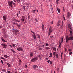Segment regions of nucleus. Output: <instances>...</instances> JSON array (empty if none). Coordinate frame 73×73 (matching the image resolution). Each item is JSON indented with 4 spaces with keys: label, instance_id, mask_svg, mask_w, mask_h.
Segmentation results:
<instances>
[{
    "label": "nucleus",
    "instance_id": "6",
    "mask_svg": "<svg viewBox=\"0 0 73 73\" xmlns=\"http://www.w3.org/2000/svg\"><path fill=\"white\" fill-rule=\"evenodd\" d=\"M68 28L69 29H70V31H73V28H72V26L68 24Z\"/></svg>",
    "mask_w": 73,
    "mask_h": 73
},
{
    "label": "nucleus",
    "instance_id": "11",
    "mask_svg": "<svg viewBox=\"0 0 73 73\" xmlns=\"http://www.w3.org/2000/svg\"><path fill=\"white\" fill-rule=\"evenodd\" d=\"M19 31H19V30H17V29L15 30V34L17 35L18 34V33L19 32Z\"/></svg>",
    "mask_w": 73,
    "mask_h": 73
},
{
    "label": "nucleus",
    "instance_id": "33",
    "mask_svg": "<svg viewBox=\"0 0 73 73\" xmlns=\"http://www.w3.org/2000/svg\"><path fill=\"white\" fill-rule=\"evenodd\" d=\"M48 45H49V44H48V43L46 44V46H48Z\"/></svg>",
    "mask_w": 73,
    "mask_h": 73
},
{
    "label": "nucleus",
    "instance_id": "37",
    "mask_svg": "<svg viewBox=\"0 0 73 73\" xmlns=\"http://www.w3.org/2000/svg\"><path fill=\"white\" fill-rule=\"evenodd\" d=\"M63 42V38H61V43H62Z\"/></svg>",
    "mask_w": 73,
    "mask_h": 73
},
{
    "label": "nucleus",
    "instance_id": "21",
    "mask_svg": "<svg viewBox=\"0 0 73 73\" xmlns=\"http://www.w3.org/2000/svg\"><path fill=\"white\" fill-rule=\"evenodd\" d=\"M11 51L12 52H13V53H15V51H14L13 50V49H11Z\"/></svg>",
    "mask_w": 73,
    "mask_h": 73
},
{
    "label": "nucleus",
    "instance_id": "43",
    "mask_svg": "<svg viewBox=\"0 0 73 73\" xmlns=\"http://www.w3.org/2000/svg\"><path fill=\"white\" fill-rule=\"evenodd\" d=\"M50 64H52V61L50 62Z\"/></svg>",
    "mask_w": 73,
    "mask_h": 73
},
{
    "label": "nucleus",
    "instance_id": "29",
    "mask_svg": "<svg viewBox=\"0 0 73 73\" xmlns=\"http://www.w3.org/2000/svg\"><path fill=\"white\" fill-rule=\"evenodd\" d=\"M12 45H13V47H15V46L16 45H15V44H12Z\"/></svg>",
    "mask_w": 73,
    "mask_h": 73
},
{
    "label": "nucleus",
    "instance_id": "23",
    "mask_svg": "<svg viewBox=\"0 0 73 73\" xmlns=\"http://www.w3.org/2000/svg\"><path fill=\"white\" fill-rule=\"evenodd\" d=\"M57 9L58 12V13H60V9L58 8Z\"/></svg>",
    "mask_w": 73,
    "mask_h": 73
},
{
    "label": "nucleus",
    "instance_id": "53",
    "mask_svg": "<svg viewBox=\"0 0 73 73\" xmlns=\"http://www.w3.org/2000/svg\"><path fill=\"white\" fill-rule=\"evenodd\" d=\"M50 33H48V36H50Z\"/></svg>",
    "mask_w": 73,
    "mask_h": 73
},
{
    "label": "nucleus",
    "instance_id": "2",
    "mask_svg": "<svg viewBox=\"0 0 73 73\" xmlns=\"http://www.w3.org/2000/svg\"><path fill=\"white\" fill-rule=\"evenodd\" d=\"M8 4L11 7V8L13 7V1H9Z\"/></svg>",
    "mask_w": 73,
    "mask_h": 73
},
{
    "label": "nucleus",
    "instance_id": "54",
    "mask_svg": "<svg viewBox=\"0 0 73 73\" xmlns=\"http://www.w3.org/2000/svg\"><path fill=\"white\" fill-rule=\"evenodd\" d=\"M63 19H64V21H65V20H66L65 19V17H63Z\"/></svg>",
    "mask_w": 73,
    "mask_h": 73
},
{
    "label": "nucleus",
    "instance_id": "15",
    "mask_svg": "<svg viewBox=\"0 0 73 73\" xmlns=\"http://www.w3.org/2000/svg\"><path fill=\"white\" fill-rule=\"evenodd\" d=\"M52 49L54 51H56V49H57V48L55 47H53Z\"/></svg>",
    "mask_w": 73,
    "mask_h": 73
},
{
    "label": "nucleus",
    "instance_id": "20",
    "mask_svg": "<svg viewBox=\"0 0 73 73\" xmlns=\"http://www.w3.org/2000/svg\"><path fill=\"white\" fill-rule=\"evenodd\" d=\"M18 2L19 4H20V3H21V1L20 0H16Z\"/></svg>",
    "mask_w": 73,
    "mask_h": 73
},
{
    "label": "nucleus",
    "instance_id": "45",
    "mask_svg": "<svg viewBox=\"0 0 73 73\" xmlns=\"http://www.w3.org/2000/svg\"><path fill=\"white\" fill-rule=\"evenodd\" d=\"M31 12L33 13H35V12H34V11H33V10L31 11Z\"/></svg>",
    "mask_w": 73,
    "mask_h": 73
},
{
    "label": "nucleus",
    "instance_id": "14",
    "mask_svg": "<svg viewBox=\"0 0 73 73\" xmlns=\"http://www.w3.org/2000/svg\"><path fill=\"white\" fill-rule=\"evenodd\" d=\"M60 24H61V23H60V22L58 21L57 23V26H60Z\"/></svg>",
    "mask_w": 73,
    "mask_h": 73
},
{
    "label": "nucleus",
    "instance_id": "1",
    "mask_svg": "<svg viewBox=\"0 0 73 73\" xmlns=\"http://www.w3.org/2000/svg\"><path fill=\"white\" fill-rule=\"evenodd\" d=\"M70 37H69L68 36H66V42H68L69 40H73V36H72V31H71L70 30Z\"/></svg>",
    "mask_w": 73,
    "mask_h": 73
},
{
    "label": "nucleus",
    "instance_id": "41",
    "mask_svg": "<svg viewBox=\"0 0 73 73\" xmlns=\"http://www.w3.org/2000/svg\"><path fill=\"white\" fill-rule=\"evenodd\" d=\"M35 21H36V22H38V21L37 20V19H35Z\"/></svg>",
    "mask_w": 73,
    "mask_h": 73
},
{
    "label": "nucleus",
    "instance_id": "64",
    "mask_svg": "<svg viewBox=\"0 0 73 73\" xmlns=\"http://www.w3.org/2000/svg\"><path fill=\"white\" fill-rule=\"evenodd\" d=\"M3 60H4V61H6V60L5 59H4V58Z\"/></svg>",
    "mask_w": 73,
    "mask_h": 73
},
{
    "label": "nucleus",
    "instance_id": "42",
    "mask_svg": "<svg viewBox=\"0 0 73 73\" xmlns=\"http://www.w3.org/2000/svg\"><path fill=\"white\" fill-rule=\"evenodd\" d=\"M68 50V51H69V52H71L72 50L71 49H69Z\"/></svg>",
    "mask_w": 73,
    "mask_h": 73
},
{
    "label": "nucleus",
    "instance_id": "3",
    "mask_svg": "<svg viewBox=\"0 0 73 73\" xmlns=\"http://www.w3.org/2000/svg\"><path fill=\"white\" fill-rule=\"evenodd\" d=\"M37 59H38V57H37V56L34 57L31 59V61L32 62H35L36 61H37Z\"/></svg>",
    "mask_w": 73,
    "mask_h": 73
},
{
    "label": "nucleus",
    "instance_id": "47",
    "mask_svg": "<svg viewBox=\"0 0 73 73\" xmlns=\"http://www.w3.org/2000/svg\"><path fill=\"white\" fill-rule=\"evenodd\" d=\"M50 55L51 56H52V53H50Z\"/></svg>",
    "mask_w": 73,
    "mask_h": 73
},
{
    "label": "nucleus",
    "instance_id": "34",
    "mask_svg": "<svg viewBox=\"0 0 73 73\" xmlns=\"http://www.w3.org/2000/svg\"><path fill=\"white\" fill-rule=\"evenodd\" d=\"M4 36L5 37L7 38V35L5 34L4 35Z\"/></svg>",
    "mask_w": 73,
    "mask_h": 73
},
{
    "label": "nucleus",
    "instance_id": "8",
    "mask_svg": "<svg viewBox=\"0 0 73 73\" xmlns=\"http://www.w3.org/2000/svg\"><path fill=\"white\" fill-rule=\"evenodd\" d=\"M52 31H53V29L51 27H50L49 29L48 33H51L52 32Z\"/></svg>",
    "mask_w": 73,
    "mask_h": 73
},
{
    "label": "nucleus",
    "instance_id": "10",
    "mask_svg": "<svg viewBox=\"0 0 73 73\" xmlns=\"http://www.w3.org/2000/svg\"><path fill=\"white\" fill-rule=\"evenodd\" d=\"M71 16V14H70V13L69 12H67V17L68 18L70 17V16Z\"/></svg>",
    "mask_w": 73,
    "mask_h": 73
},
{
    "label": "nucleus",
    "instance_id": "59",
    "mask_svg": "<svg viewBox=\"0 0 73 73\" xmlns=\"http://www.w3.org/2000/svg\"><path fill=\"white\" fill-rule=\"evenodd\" d=\"M1 63L2 64H3V62L2 60H1Z\"/></svg>",
    "mask_w": 73,
    "mask_h": 73
},
{
    "label": "nucleus",
    "instance_id": "50",
    "mask_svg": "<svg viewBox=\"0 0 73 73\" xmlns=\"http://www.w3.org/2000/svg\"><path fill=\"white\" fill-rule=\"evenodd\" d=\"M28 18L30 19V16L29 15L28 16Z\"/></svg>",
    "mask_w": 73,
    "mask_h": 73
},
{
    "label": "nucleus",
    "instance_id": "28",
    "mask_svg": "<svg viewBox=\"0 0 73 73\" xmlns=\"http://www.w3.org/2000/svg\"><path fill=\"white\" fill-rule=\"evenodd\" d=\"M25 68H28V66H27V64H26L25 66Z\"/></svg>",
    "mask_w": 73,
    "mask_h": 73
},
{
    "label": "nucleus",
    "instance_id": "30",
    "mask_svg": "<svg viewBox=\"0 0 73 73\" xmlns=\"http://www.w3.org/2000/svg\"><path fill=\"white\" fill-rule=\"evenodd\" d=\"M4 56L5 57V58H7V56L6 55H4Z\"/></svg>",
    "mask_w": 73,
    "mask_h": 73
},
{
    "label": "nucleus",
    "instance_id": "35",
    "mask_svg": "<svg viewBox=\"0 0 73 73\" xmlns=\"http://www.w3.org/2000/svg\"><path fill=\"white\" fill-rule=\"evenodd\" d=\"M72 53H73L72 52H69V54L70 55H71V54H72Z\"/></svg>",
    "mask_w": 73,
    "mask_h": 73
},
{
    "label": "nucleus",
    "instance_id": "31",
    "mask_svg": "<svg viewBox=\"0 0 73 73\" xmlns=\"http://www.w3.org/2000/svg\"><path fill=\"white\" fill-rule=\"evenodd\" d=\"M38 49L39 50H42V48L40 47Z\"/></svg>",
    "mask_w": 73,
    "mask_h": 73
},
{
    "label": "nucleus",
    "instance_id": "16",
    "mask_svg": "<svg viewBox=\"0 0 73 73\" xmlns=\"http://www.w3.org/2000/svg\"><path fill=\"white\" fill-rule=\"evenodd\" d=\"M45 50H48L50 49V48L49 47H47L45 48Z\"/></svg>",
    "mask_w": 73,
    "mask_h": 73
},
{
    "label": "nucleus",
    "instance_id": "51",
    "mask_svg": "<svg viewBox=\"0 0 73 73\" xmlns=\"http://www.w3.org/2000/svg\"><path fill=\"white\" fill-rule=\"evenodd\" d=\"M56 2L57 4H58V1H56Z\"/></svg>",
    "mask_w": 73,
    "mask_h": 73
},
{
    "label": "nucleus",
    "instance_id": "44",
    "mask_svg": "<svg viewBox=\"0 0 73 73\" xmlns=\"http://www.w3.org/2000/svg\"><path fill=\"white\" fill-rule=\"evenodd\" d=\"M62 54H63V53H62V51L61 53V57L62 58Z\"/></svg>",
    "mask_w": 73,
    "mask_h": 73
},
{
    "label": "nucleus",
    "instance_id": "40",
    "mask_svg": "<svg viewBox=\"0 0 73 73\" xmlns=\"http://www.w3.org/2000/svg\"><path fill=\"white\" fill-rule=\"evenodd\" d=\"M13 5H14V7H15V5H16V4L15 3H13Z\"/></svg>",
    "mask_w": 73,
    "mask_h": 73
},
{
    "label": "nucleus",
    "instance_id": "19",
    "mask_svg": "<svg viewBox=\"0 0 73 73\" xmlns=\"http://www.w3.org/2000/svg\"><path fill=\"white\" fill-rule=\"evenodd\" d=\"M33 37L34 39H36V35L34 34V35L33 36Z\"/></svg>",
    "mask_w": 73,
    "mask_h": 73
},
{
    "label": "nucleus",
    "instance_id": "36",
    "mask_svg": "<svg viewBox=\"0 0 73 73\" xmlns=\"http://www.w3.org/2000/svg\"><path fill=\"white\" fill-rule=\"evenodd\" d=\"M64 27V26L63 25V24H62V25L61 26V28H62Z\"/></svg>",
    "mask_w": 73,
    "mask_h": 73
},
{
    "label": "nucleus",
    "instance_id": "9",
    "mask_svg": "<svg viewBox=\"0 0 73 73\" xmlns=\"http://www.w3.org/2000/svg\"><path fill=\"white\" fill-rule=\"evenodd\" d=\"M1 45L3 46V48H6V47L7 46V45L6 44H2Z\"/></svg>",
    "mask_w": 73,
    "mask_h": 73
},
{
    "label": "nucleus",
    "instance_id": "48",
    "mask_svg": "<svg viewBox=\"0 0 73 73\" xmlns=\"http://www.w3.org/2000/svg\"><path fill=\"white\" fill-rule=\"evenodd\" d=\"M53 55H55V54H56V52H53Z\"/></svg>",
    "mask_w": 73,
    "mask_h": 73
},
{
    "label": "nucleus",
    "instance_id": "61",
    "mask_svg": "<svg viewBox=\"0 0 73 73\" xmlns=\"http://www.w3.org/2000/svg\"><path fill=\"white\" fill-rule=\"evenodd\" d=\"M1 59H2L3 60L4 58H3V57H1Z\"/></svg>",
    "mask_w": 73,
    "mask_h": 73
},
{
    "label": "nucleus",
    "instance_id": "4",
    "mask_svg": "<svg viewBox=\"0 0 73 73\" xmlns=\"http://www.w3.org/2000/svg\"><path fill=\"white\" fill-rule=\"evenodd\" d=\"M17 50L18 51H23V49L22 47L19 46L17 48Z\"/></svg>",
    "mask_w": 73,
    "mask_h": 73
},
{
    "label": "nucleus",
    "instance_id": "17",
    "mask_svg": "<svg viewBox=\"0 0 73 73\" xmlns=\"http://www.w3.org/2000/svg\"><path fill=\"white\" fill-rule=\"evenodd\" d=\"M17 26L18 28H20V25L17 24V23H16V25Z\"/></svg>",
    "mask_w": 73,
    "mask_h": 73
},
{
    "label": "nucleus",
    "instance_id": "22",
    "mask_svg": "<svg viewBox=\"0 0 73 73\" xmlns=\"http://www.w3.org/2000/svg\"><path fill=\"white\" fill-rule=\"evenodd\" d=\"M56 57L57 58H58V54H57L56 55Z\"/></svg>",
    "mask_w": 73,
    "mask_h": 73
},
{
    "label": "nucleus",
    "instance_id": "26",
    "mask_svg": "<svg viewBox=\"0 0 73 73\" xmlns=\"http://www.w3.org/2000/svg\"><path fill=\"white\" fill-rule=\"evenodd\" d=\"M1 40H2V41L3 42H4V39L3 38V37L1 38Z\"/></svg>",
    "mask_w": 73,
    "mask_h": 73
},
{
    "label": "nucleus",
    "instance_id": "32",
    "mask_svg": "<svg viewBox=\"0 0 73 73\" xmlns=\"http://www.w3.org/2000/svg\"><path fill=\"white\" fill-rule=\"evenodd\" d=\"M31 33H33V35L35 34V32H34L32 31H31Z\"/></svg>",
    "mask_w": 73,
    "mask_h": 73
},
{
    "label": "nucleus",
    "instance_id": "63",
    "mask_svg": "<svg viewBox=\"0 0 73 73\" xmlns=\"http://www.w3.org/2000/svg\"><path fill=\"white\" fill-rule=\"evenodd\" d=\"M2 28V26H0V28Z\"/></svg>",
    "mask_w": 73,
    "mask_h": 73
},
{
    "label": "nucleus",
    "instance_id": "55",
    "mask_svg": "<svg viewBox=\"0 0 73 73\" xmlns=\"http://www.w3.org/2000/svg\"><path fill=\"white\" fill-rule=\"evenodd\" d=\"M63 9L64 11H65V9H64V7H63Z\"/></svg>",
    "mask_w": 73,
    "mask_h": 73
},
{
    "label": "nucleus",
    "instance_id": "27",
    "mask_svg": "<svg viewBox=\"0 0 73 73\" xmlns=\"http://www.w3.org/2000/svg\"><path fill=\"white\" fill-rule=\"evenodd\" d=\"M37 36H38L37 37L38 38H40V35H38Z\"/></svg>",
    "mask_w": 73,
    "mask_h": 73
},
{
    "label": "nucleus",
    "instance_id": "24",
    "mask_svg": "<svg viewBox=\"0 0 73 73\" xmlns=\"http://www.w3.org/2000/svg\"><path fill=\"white\" fill-rule=\"evenodd\" d=\"M7 65H8V68H9V67H11V66H11V65L10 64H7Z\"/></svg>",
    "mask_w": 73,
    "mask_h": 73
},
{
    "label": "nucleus",
    "instance_id": "13",
    "mask_svg": "<svg viewBox=\"0 0 73 73\" xmlns=\"http://www.w3.org/2000/svg\"><path fill=\"white\" fill-rule=\"evenodd\" d=\"M3 19L5 21H6V20H7V17H6V16L4 15L3 17Z\"/></svg>",
    "mask_w": 73,
    "mask_h": 73
},
{
    "label": "nucleus",
    "instance_id": "52",
    "mask_svg": "<svg viewBox=\"0 0 73 73\" xmlns=\"http://www.w3.org/2000/svg\"><path fill=\"white\" fill-rule=\"evenodd\" d=\"M13 24H15V25H16V23H15V22H13Z\"/></svg>",
    "mask_w": 73,
    "mask_h": 73
},
{
    "label": "nucleus",
    "instance_id": "56",
    "mask_svg": "<svg viewBox=\"0 0 73 73\" xmlns=\"http://www.w3.org/2000/svg\"><path fill=\"white\" fill-rule=\"evenodd\" d=\"M7 73H11V72L10 71H8Z\"/></svg>",
    "mask_w": 73,
    "mask_h": 73
},
{
    "label": "nucleus",
    "instance_id": "57",
    "mask_svg": "<svg viewBox=\"0 0 73 73\" xmlns=\"http://www.w3.org/2000/svg\"><path fill=\"white\" fill-rule=\"evenodd\" d=\"M23 18L24 17V16H22V18H21V20H22L23 19Z\"/></svg>",
    "mask_w": 73,
    "mask_h": 73
},
{
    "label": "nucleus",
    "instance_id": "38",
    "mask_svg": "<svg viewBox=\"0 0 73 73\" xmlns=\"http://www.w3.org/2000/svg\"><path fill=\"white\" fill-rule=\"evenodd\" d=\"M51 24H53V21H52L51 22Z\"/></svg>",
    "mask_w": 73,
    "mask_h": 73
},
{
    "label": "nucleus",
    "instance_id": "49",
    "mask_svg": "<svg viewBox=\"0 0 73 73\" xmlns=\"http://www.w3.org/2000/svg\"><path fill=\"white\" fill-rule=\"evenodd\" d=\"M44 25H42V28H44Z\"/></svg>",
    "mask_w": 73,
    "mask_h": 73
},
{
    "label": "nucleus",
    "instance_id": "62",
    "mask_svg": "<svg viewBox=\"0 0 73 73\" xmlns=\"http://www.w3.org/2000/svg\"><path fill=\"white\" fill-rule=\"evenodd\" d=\"M50 37H51V38H53V36H50Z\"/></svg>",
    "mask_w": 73,
    "mask_h": 73
},
{
    "label": "nucleus",
    "instance_id": "12",
    "mask_svg": "<svg viewBox=\"0 0 73 73\" xmlns=\"http://www.w3.org/2000/svg\"><path fill=\"white\" fill-rule=\"evenodd\" d=\"M33 56V52H31L30 54V57H32Z\"/></svg>",
    "mask_w": 73,
    "mask_h": 73
},
{
    "label": "nucleus",
    "instance_id": "25",
    "mask_svg": "<svg viewBox=\"0 0 73 73\" xmlns=\"http://www.w3.org/2000/svg\"><path fill=\"white\" fill-rule=\"evenodd\" d=\"M59 48H60L61 47V43H60V44L59 46Z\"/></svg>",
    "mask_w": 73,
    "mask_h": 73
},
{
    "label": "nucleus",
    "instance_id": "18",
    "mask_svg": "<svg viewBox=\"0 0 73 73\" xmlns=\"http://www.w3.org/2000/svg\"><path fill=\"white\" fill-rule=\"evenodd\" d=\"M1 72H5V70L3 68H2L1 69Z\"/></svg>",
    "mask_w": 73,
    "mask_h": 73
},
{
    "label": "nucleus",
    "instance_id": "5",
    "mask_svg": "<svg viewBox=\"0 0 73 73\" xmlns=\"http://www.w3.org/2000/svg\"><path fill=\"white\" fill-rule=\"evenodd\" d=\"M68 28L69 29H70V31H73V28H72V26L68 24Z\"/></svg>",
    "mask_w": 73,
    "mask_h": 73
},
{
    "label": "nucleus",
    "instance_id": "7",
    "mask_svg": "<svg viewBox=\"0 0 73 73\" xmlns=\"http://www.w3.org/2000/svg\"><path fill=\"white\" fill-rule=\"evenodd\" d=\"M37 68H38V66L36 65H35L33 66V68L35 70H37Z\"/></svg>",
    "mask_w": 73,
    "mask_h": 73
},
{
    "label": "nucleus",
    "instance_id": "58",
    "mask_svg": "<svg viewBox=\"0 0 73 73\" xmlns=\"http://www.w3.org/2000/svg\"><path fill=\"white\" fill-rule=\"evenodd\" d=\"M19 16V14L17 13V17H18V16Z\"/></svg>",
    "mask_w": 73,
    "mask_h": 73
},
{
    "label": "nucleus",
    "instance_id": "46",
    "mask_svg": "<svg viewBox=\"0 0 73 73\" xmlns=\"http://www.w3.org/2000/svg\"><path fill=\"white\" fill-rule=\"evenodd\" d=\"M50 62V60H48L47 61V62L48 63H49V62Z\"/></svg>",
    "mask_w": 73,
    "mask_h": 73
},
{
    "label": "nucleus",
    "instance_id": "39",
    "mask_svg": "<svg viewBox=\"0 0 73 73\" xmlns=\"http://www.w3.org/2000/svg\"><path fill=\"white\" fill-rule=\"evenodd\" d=\"M15 22H18L19 23H20V21H18V20H16V21Z\"/></svg>",
    "mask_w": 73,
    "mask_h": 73
},
{
    "label": "nucleus",
    "instance_id": "60",
    "mask_svg": "<svg viewBox=\"0 0 73 73\" xmlns=\"http://www.w3.org/2000/svg\"><path fill=\"white\" fill-rule=\"evenodd\" d=\"M22 21H24V20H25L24 19H23L22 20Z\"/></svg>",
    "mask_w": 73,
    "mask_h": 73
}]
</instances>
